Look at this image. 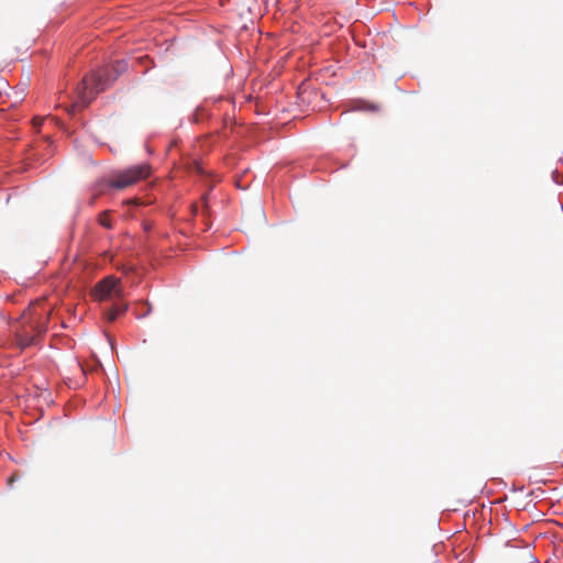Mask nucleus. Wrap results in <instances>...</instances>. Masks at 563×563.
Masks as SVG:
<instances>
[{
    "label": "nucleus",
    "mask_w": 563,
    "mask_h": 563,
    "mask_svg": "<svg viewBox=\"0 0 563 563\" xmlns=\"http://www.w3.org/2000/svg\"><path fill=\"white\" fill-rule=\"evenodd\" d=\"M51 313L52 308L46 307L44 300L36 301L24 311L16 330L18 342L22 347L34 344L36 338L46 331Z\"/></svg>",
    "instance_id": "nucleus-1"
},
{
    "label": "nucleus",
    "mask_w": 563,
    "mask_h": 563,
    "mask_svg": "<svg viewBox=\"0 0 563 563\" xmlns=\"http://www.w3.org/2000/svg\"><path fill=\"white\" fill-rule=\"evenodd\" d=\"M114 78L110 77L108 68L100 69L89 76L82 78L81 82L77 86V101L74 107L86 108L91 100L101 91L107 89Z\"/></svg>",
    "instance_id": "nucleus-2"
},
{
    "label": "nucleus",
    "mask_w": 563,
    "mask_h": 563,
    "mask_svg": "<svg viewBox=\"0 0 563 563\" xmlns=\"http://www.w3.org/2000/svg\"><path fill=\"white\" fill-rule=\"evenodd\" d=\"M150 174L151 166L148 164L132 166L117 173L113 178L109 180V186L117 189H124L133 186L142 179L147 178Z\"/></svg>",
    "instance_id": "nucleus-3"
},
{
    "label": "nucleus",
    "mask_w": 563,
    "mask_h": 563,
    "mask_svg": "<svg viewBox=\"0 0 563 563\" xmlns=\"http://www.w3.org/2000/svg\"><path fill=\"white\" fill-rule=\"evenodd\" d=\"M150 174L151 166L148 164L132 166L117 173L113 178L109 180V186L117 189H124L133 186L142 179L147 178Z\"/></svg>",
    "instance_id": "nucleus-4"
},
{
    "label": "nucleus",
    "mask_w": 563,
    "mask_h": 563,
    "mask_svg": "<svg viewBox=\"0 0 563 563\" xmlns=\"http://www.w3.org/2000/svg\"><path fill=\"white\" fill-rule=\"evenodd\" d=\"M93 296L99 301L123 299L124 291L121 287V280L111 276L103 278L95 286Z\"/></svg>",
    "instance_id": "nucleus-5"
},
{
    "label": "nucleus",
    "mask_w": 563,
    "mask_h": 563,
    "mask_svg": "<svg viewBox=\"0 0 563 563\" xmlns=\"http://www.w3.org/2000/svg\"><path fill=\"white\" fill-rule=\"evenodd\" d=\"M128 310V303L121 300H113L109 309L104 310V317L109 322H113L119 316Z\"/></svg>",
    "instance_id": "nucleus-6"
},
{
    "label": "nucleus",
    "mask_w": 563,
    "mask_h": 563,
    "mask_svg": "<svg viewBox=\"0 0 563 563\" xmlns=\"http://www.w3.org/2000/svg\"><path fill=\"white\" fill-rule=\"evenodd\" d=\"M99 222L102 227L107 228V229H111L112 228V223H111V220H110V216L108 212H102L100 216H99Z\"/></svg>",
    "instance_id": "nucleus-7"
},
{
    "label": "nucleus",
    "mask_w": 563,
    "mask_h": 563,
    "mask_svg": "<svg viewBox=\"0 0 563 563\" xmlns=\"http://www.w3.org/2000/svg\"><path fill=\"white\" fill-rule=\"evenodd\" d=\"M13 479H14V477H13V476H11V477L9 478V484H11V483L13 482Z\"/></svg>",
    "instance_id": "nucleus-8"
},
{
    "label": "nucleus",
    "mask_w": 563,
    "mask_h": 563,
    "mask_svg": "<svg viewBox=\"0 0 563 563\" xmlns=\"http://www.w3.org/2000/svg\"><path fill=\"white\" fill-rule=\"evenodd\" d=\"M34 124H40V121H37V119H34Z\"/></svg>",
    "instance_id": "nucleus-9"
},
{
    "label": "nucleus",
    "mask_w": 563,
    "mask_h": 563,
    "mask_svg": "<svg viewBox=\"0 0 563 563\" xmlns=\"http://www.w3.org/2000/svg\"><path fill=\"white\" fill-rule=\"evenodd\" d=\"M2 318H3V317H2V313L0 312V320H1Z\"/></svg>",
    "instance_id": "nucleus-10"
}]
</instances>
